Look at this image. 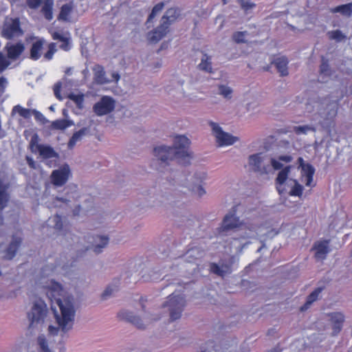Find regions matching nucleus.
I'll use <instances>...</instances> for the list:
<instances>
[{
  "label": "nucleus",
  "instance_id": "1",
  "mask_svg": "<svg viewBox=\"0 0 352 352\" xmlns=\"http://www.w3.org/2000/svg\"><path fill=\"white\" fill-rule=\"evenodd\" d=\"M61 292H63L62 286L58 283H54L52 287L47 292V295L51 301V309L58 324V327L49 326L48 331L51 335H56L59 328L63 332H66L73 325L75 310L72 300L69 297L62 300L59 297Z\"/></svg>",
  "mask_w": 352,
  "mask_h": 352
},
{
  "label": "nucleus",
  "instance_id": "2",
  "mask_svg": "<svg viewBox=\"0 0 352 352\" xmlns=\"http://www.w3.org/2000/svg\"><path fill=\"white\" fill-rule=\"evenodd\" d=\"M190 140L185 135H177L173 146H160L154 148L153 153L162 162L168 164L169 161L177 160L179 164H188L192 158L188 152Z\"/></svg>",
  "mask_w": 352,
  "mask_h": 352
},
{
  "label": "nucleus",
  "instance_id": "3",
  "mask_svg": "<svg viewBox=\"0 0 352 352\" xmlns=\"http://www.w3.org/2000/svg\"><path fill=\"white\" fill-rule=\"evenodd\" d=\"M179 14V10L177 8L168 9L162 18L161 24L148 33V41L151 43L160 41L168 33L170 25L178 18Z\"/></svg>",
  "mask_w": 352,
  "mask_h": 352
},
{
  "label": "nucleus",
  "instance_id": "4",
  "mask_svg": "<svg viewBox=\"0 0 352 352\" xmlns=\"http://www.w3.org/2000/svg\"><path fill=\"white\" fill-rule=\"evenodd\" d=\"M185 299L180 295L172 294L168 296V300L163 305L164 307H168L170 313V322H173L182 316L185 307Z\"/></svg>",
  "mask_w": 352,
  "mask_h": 352
},
{
  "label": "nucleus",
  "instance_id": "5",
  "mask_svg": "<svg viewBox=\"0 0 352 352\" xmlns=\"http://www.w3.org/2000/svg\"><path fill=\"white\" fill-rule=\"evenodd\" d=\"M23 34V30L21 27L19 18L7 19L3 24L1 30V36L6 39L12 40Z\"/></svg>",
  "mask_w": 352,
  "mask_h": 352
},
{
  "label": "nucleus",
  "instance_id": "6",
  "mask_svg": "<svg viewBox=\"0 0 352 352\" xmlns=\"http://www.w3.org/2000/svg\"><path fill=\"white\" fill-rule=\"evenodd\" d=\"M46 305L42 300L36 302L30 312L28 314V318L30 320V327H32L34 323L43 322L46 315Z\"/></svg>",
  "mask_w": 352,
  "mask_h": 352
},
{
  "label": "nucleus",
  "instance_id": "7",
  "mask_svg": "<svg viewBox=\"0 0 352 352\" xmlns=\"http://www.w3.org/2000/svg\"><path fill=\"white\" fill-rule=\"evenodd\" d=\"M209 124L212 126L213 133L217 139V142L219 146L232 145L238 140L236 137L224 132L217 123L210 121Z\"/></svg>",
  "mask_w": 352,
  "mask_h": 352
},
{
  "label": "nucleus",
  "instance_id": "8",
  "mask_svg": "<svg viewBox=\"0 0 352 352\" xmlns=\"http://www.w3.org/2000/svg\"><path fill=\"white\" fill-rule=\"evenodd\" d=\"M236 206H234L232 210L224 217L222 224L218 229L219 233L237 228L243 224L239 217L236 216Z\"/></svg>",
  "mask_w": 352,
  "mask_h": 352
},
{
  "label": "nucleus",
  "instance_id": "9",
  "mask_svg": "<svg viewBox=\"0 0 352 352\" xmlns=\"http://www.w3.org/2000/svg\"><path fill=\"white\" fill-rule=\"evenodd\" d=\"M115 109V100L110 96H102L100 101L96 102L93 110L99 116L107 115L112 112Z\"/></svg>",
  "mask_w": 352,
  "mask_h": 352
},
{
  "label": "nucleus",
  "instance_id": "10",
  "mask_svg": "<svg viewBox=\"0 0 352 352\" xmlns=\"http://www.w3.org/2000/svg\"><path fill=\"white\" fill-rule=\"evenodd\" d=\"M298 168L301 169L300 176L301 180L303 181V178L305 177V185L309 187H314L315 184H313L314 175L315 173L314 167L309 164L305 163L302 157H299L298 158Z\"/></svg>",
  "mask_w": 352,
  "mask_h": 352
},
{
  "label": "nucleus",
  "instance_id": "11",
  "mask_svg": "<svg viewBox=\"0 0 352 352\" xmlns=\"http://www.w3.org/2000/svg\"><path fill=\"white\" fill-rule=\"evenodd\" d=\"M69 173L70 170L67 166L53 170L50 177L52 183L56 186H63L67 182Z\"/></svg>",
  "mask_w": 352,
  "mask_h": 352
},
{
  "label": "nucleus",
  "instance_id": "12",
  "mask_svg": "<svg viewBox=\"0 0 352 352\" xmlns=\"http://www.w3.org/2000/svg\"><path fill=\"white\" fill-rule=\"evenodd\" d=\"M329 240L317 241L314 243L312 250H315V258L318 260L326 258L330 251L329 245Z\"/></svg>",
  "mask_w": 352,
  "mask_h": 352
},
{
  "label": "nucleus",
  "instance_id": "13",
  "mask_svg": "<svg viewBox=\"0 0 352 352\" xmlns=\"http://www.w3.org/2000/svg\"><path fill=\"white\" fill-rule=\"evenodd\" d=\"M118 318L120 320L131 322L138 329H144V326L141 318L134 316L131 312L127 311H121L118 314Z\"/></svg>",
  "mask_w": 352,
  "mask_h": 352
},
{
  "label": "nucleus",
  "instance_id": "14",
  "mask_svg": "<svg viewBox=\"0 0 352 352\" xmlns=\"http://www.w3.org/2000/svg\"><path fill=\"white\" fill-rule=\"evenodd\" d=\"M5 49L7 52L8 58L11 60H16L23 52L25 47L21 43L16 44L7 43Z\"/></svg>",
  "mask_w": 352,
  "mask_h": 352
},
{
  "label": "nucleus",
  "instance_id": "15",
  "mask_svg": "<svg viewBox=\"0 0 352 352\" xmlns=\"http://www.w3.org/2000/svg\"><path fill=\"white\" fill-rule=\"evenodd\" d=\"M45 41L43 38H36L32 43L30 50V58L32 60H37L41 57L42 50Z\"/></svg>",
  "mask_w": 352,
  "mask_h": 352
},
{
  "label": "nucleus",
  "instance_id": "16",
  "mask_svg": "<svg viewBox=\"0 0 352 352\" xmlns=\"http://www.w3.org/2000/svg\"><path fill=\"white\" fill-rule=\"evenodd\" d=\"M291 168V166H287L283 168L278 174V176L276 179V190L279 195H282L285 191V188L283 187V185L288 178V175L290 172Z\"/></svg>",
  "mask_w": 352,
  "mask_h": 352
},
{
  "label": "nucleus",
  "instance_id": "17",
  "mask_svg": "<svg viewBox=\"0 0 352 352\" xmlns=\"http://www.w3.org/2000/svg\"><path fill=\"white\" fill-rule=\"evenodd\" d=\"M331 321L333 324V334L337 335L342 330V324L344 321V316L340 312H334L329 314Z\"/></svg>",
  "mask_w": 352,
  "mask_h": 352
},
{
  "label": "nucleus",
  "instance_id": "18",
  "mask_svg": "<svg viewBox=\"0 0 352 352\" xmlns=\"http://www.w3.org/2000/svg\"><path fill=\"white\" fill-rule=\"evenodd\" d=\"M53 40H58L61 43L59 48L63 51L68 52L72 48L71 38L69 36H65L58 32H53L51 33Z\"/></svg>",
  "mask_w": 352,
  "mask_h": 352
},
{
  "label": "nucleus",
  "instance_id": "19",
  "mask_svg": "<svg viewBox=\"0 0 352 352\" xmlns=\"http://www.w3.org/2000/svg\"><path fill=\"white\" fill-rule=\"evenodd\" d=\"M21 243V239L20 237L13 236L12 242L6 250L5 258L11 260L15 256L18 248Z\"/></svg>",
  "mask_w": 352,
  "mask_h": 352
},
{
  "label": "nucleus",
  "instance_id": "20",
  "mask_svg": "<svg viewBox=\"0 0 352 352\" xmlns=\"http://www.w3.org/2000/svg\"><path fill=\"white\" fill-rule=\"evenodd\" d=\"M274 64L278 72L280 73L281 76H285L288 75V59L285 56L278 57L274 59L272 62Z\"/></svg>",
  "mask_w": 352,
  "mask_h": 352
},
{
  "label": "nucleus",
  "instance_id": "21",
  "mask_svg": "<svg viewBox=\"0 0 352 352\" xmlns=\"http://www.w3.org/2000/svg\"><path fill=\"white\" fill-rule=\"evenodd\" d=\"M13 111H16L21 117L25 119L30 118L32 114L35 116L36 118H39L40 117H43V114L39 111L35 109H30L22 107L20 105L14 106L13 108Z\"/></svg>",
  "mask_w": 352,
  "mask_h": 352
},
{
  "label": "nucleus",
  "instance_id": "22",
  "mask_svg": "<svg viewBox=\"0 0 352 352\" xmlns=\"http://www.w3.org/2000/svg\"><path fill=\"white\" fill-rule=\"evenodd\" d=\"M73 10L74 6L72 2L63 4L60 8V10L58 16V19L65 22L69 21L70 16L73 12Z\"/></svg>",
  "mask_w": 352,
  "mask_h": 352
},
{
  "label": "nucleus",
  "instance_id": "23",
  "mask_svg": "<svg viewBox=\"0 0 352 352\" xmlns=\"http://www.w3.org/2000/svg\"><path fill=\"white\" fill-rule=\"evenodd\" d=\"M323 290V287H317L316 288L307 298L305 303L300 307V310L301 311H305L307 309L309 308L311 305L315 302L318 298L322 291Z\"/></svg>",
  "mask_w": 352,
  "mask_h": 352
},
{
  "label": "nucleus",
  "instance_id": "24",
  "mask_svg": "<svg viewBox=\"0 0 352 352\" xmlns=\"http://www.w3.org/2000/svg\"><path fill=\"white\" fill-rule=\"evenodd\" d=\"M8 185L3 184L1 178H0V210L2 211L7 206L9 201V195L7 192Z\"/></svg>",
  "mask_w": 352,
  "mask_h": 352
},
{
  "label": "nucleus",
  "instance_id": "25",
  "mask_svg": "<svg viewBox=\"0 0 352 352\" xmlns=\"http://www.w3.org/2000/svg\"><path fill=\"white\" fill-rule=\"evenodd\" d=\"M88 132L89 129L87 127H83L80 129L79 131L74 133L68 142L69 148H73L76 144V143L78 141H80L82 137L87 134Z\"/></svg>",
  "mask_w": 352,
  "mask_h": 352
},
{
  "label": "nucleus",
  "instance_id": "26",
  "mask_svg": "<svg viewBox=\"0 0 352 352\" xmlns=\"http://www.w3.org/2000/svg\"><path fill=\"white\" fill-rule=\"evenodd\" d=\"M94 80L96 82L100 85L107 84L109 82L105 77V72L104 67L101 65H97L94 68Z\"/></svg>",
  "mask_w": 352,
  "mask_h": 352
},
{
  "label": "nucleus",
  "instance_id": "27",
  "mask_svg": "<svg viewBox=\"0 0 352 352\" xmlns=\"http://www.w3.org/2000/svg\"><path fill=\"white\" fill-rule=\"evenodd\" d=\"M331 12H339L344 16L350 17L352 15V3L336 6L331 9Z\"/></svg>",
  "mask_w": 352,
  "mask_h": 352
},
{
  "label": "nucleus",
  "instance_id": "28",
  "mask_svg": "<svg viewBox=\"0 0 352 352\" xmlns=\"http://www.w3.org/2000/svg\"><path fill=\"white\" fill-rule=\"evenodd\" d=\"M43 3V6L41 8V12L47 20L50 21L53 18L54 1L45 0Z\"/></svg>",
  "mask_w": 352,
  "mask_h": 352
},
{
  "label": "nucleus",
  "instance_id": "29",
  "mask_svg": "<svg viewBox=\"0 0 352 352\" xmlns=\"http://www.w3.org/2000/svg\"><path fill=\"white\" fill-rule=\"evenodd\" d=\"M292 160L293 157L289 155H280L278 157V160L272 158L271 160V164L275 170H280L283 166L280 162L289 163L292 161Z\"/></svg>",
  "mask_w": 352,
  "mask_h": 352
},
{
  "label": "nucleus",
  "instance_id": "30",
  "mask_svg": "<svg viewBox=\"0 0 352 352\" xmlns=\"http://www.w3.org/2000/svg\"><path fill=\"white\" fill-rule=\"evenodd\" d=\"M38 152L40 155L43 158L49 159L56 155V152L50 146L47 145H38L37 146Z\"/></svg>",
  "mask_w": 352,
  "mask_h": 352
},
{
  "label": "nucleus",
  "instance_id": "31",
  "mask_svg": "<svg viewBox=\"0 0 352 352\" xmlns=\"http://www.w3.org/2000/svg\"><path fill=\"white\" fill-rule=\"evenodd\" d=\"M262 157L261 153H256L249 157V165L254 171L261 170Z\"/></svg>",
  "mask_w": 352,
  "mask_h": 352
},
{
  "label": "nucleus",
  "instance_id": "32",
  "mask_svg": "<svg viewBox=\"0 0 352 352\" xmlns=\"http://www.w3.org/2000/svg\"><path fill=\"white\" fill-rule=\"evenodd\" d=\"M93 239L96 243L98 241L100 242L98 244H96L94 248V251L97 254L101 252L102 249L104 248L109 242V238L105 236L97 235L95 237H93Z\"/></svg>",
  "mask_w": 352,
  "mask_h": 352
},
{
  "label": "nucleus",
  "instance_id": "33",
  "mask_svg": "<svg viewBox=\"0 0 352 352\" xmlns=\"http://www.w3.org/2000/svg\"><path fill=\"white\" fill-rule=\"evenodd\" d=\"M72 125H74V122L66 119H58L52 123V128L57 130H65Z\"/></svg>",
  "mask_w": 352,
  "mask_h": 352
},
{
  "label": "nucleus",
  "instance_id": "34",
  "mask_svg": "<svg viewBox=\"0 0 352 352\" xmlns=\"http://www.w3.org/2000/svg\"><path fill=\"white\" fill-rule=\"evenodd\" d=\"M198 68L200 70L211 73L212 70V63L210 60V57L208 56L206 54H204L203 57L201 58V63L198 65Z\"/></svg>",
  "mask_w": 352,
  "mask_h": 352
},
{
  "label": "nucleus",
  "instance_id": "35",
  "mask_svg": "<svg viewBox=\"0 0 352 352\" xmlns=\"http://www.w3.org/2000/svg\"><path fill=\"white\" fill-rule=\"evenodd\" d=\"M294 182V186L292 188L289 194L291 196L299 197L302 195L303 186L300 185L296 179H292Z\"/></svg>",
  "mask_w": 352,
  "mask_h": 352
},
{
  "label": "nucleus",
  "instance_id": "36",
  "mask_svg": "<svg viewBox=\"0 0 352 352\" xmlns=\"http://www.w3.org/2000/svg\"><path fill=\"white\" fill-rule=\"evenodd\" d=\"M327 35L330 40H335L337 42L342 41L346 38L340 30L329 31L327 32Z\"/></svg>",
  "mask_w": 352,
  "mask_h": 352
},
{
  "label": "nucleus",
  "instance_id": "37",
  "mask_svg": "<svg viewBox=\"0 0 352 352\" xmlns=\"http://www.w3.org/2000/svg\"><path fill=\"white\" fill-rule=\"evenodd\" d=\"M69 99L72 100L76 105V107L79 109H82L83 107L84 98L85 95L83 94H70L68 96Z\"/></svg>",
  "mask_w": 352,
  "mask_h": 352
},
{
  "label": "nucleus",
  "instance_id": "38",
  "mask_svg": "<svg viewBox=\"0 0 352 352\" xmlns=\"http://www.w3.org/2000/svg\"><path fill=\"white\" fill-rule=\"evenodd\" d=\"M164 7V2H160V3H157L152 9L151 12L148 17L146 24H148V23H151L153 21V19L155 18V15L158 12H160L163 10Z\"/></svg>",
  "mask_w": 352,
  "mask_h": 352
},
{
  "label": "nucleus",
  "instance_id": "39",
  "mask_svg": "<svg viewBox=\"0 0 352 352\" xmlns=\"http://www.w3.org/2000/svg\"><path fill=\"white\" fill-rule=\"evenodd\" d=\"M47 51L44 54V58L50 60L53 58L54 54L56 52V44L55 43H50L47 45Z\"/></svg>",
  "mask_w": 352,
  "mask_h": 352
},
{
  "label": "nucleus",
  "instance_id": "40",
  "mask_svg": "<svg viewBox=\"0 0 352 352\" xmlns=\"http://www.w3.org/2000/svg\"><path fill=\"white\" fill-rule=\"evenodd\" d=\"M320 73L324 75H330V67L329 61L324 56H322L321 64L320 66Z\"/></svg>",
  "mask_w": 352,
  "mask_h": 352
},
{
  "label": "nucleus",
  "instance_id": "41",
  "mask_svg": "<svg viewBox=\"0 0 352 352\" xmlns=\"http://www.w3.org/2000/svg\"><path fill=\"white\" fill-rule=\"evenodd\" d=\"M247 32H235L232 34V39L236 43H244L246 42L245 37L247 34Z\"/></svg>",
  "mask_w": 352,
  "mask_h": 352
},
{
  "label": "nucleus",
  "instance_id": "42",
  "mask_svg": "<svg viewBox=\"0 0 352 352\" xmlns=\"http://www.w3.org/2000/svg\"><path fill=\"white\" fill-rule=\"evenodd\" d=\"M38 344L42 351V352H51L48 347L47 340L44 336H39L38 338Z\"/></svg>",
  "mask_w": 352,
  "mask_h": 352
},
{
  "label": "nucleus",
  "instance_id": "43",
  "mask_svg": "<svg viewBox=\"0 0 352 352\" xmlns=\"http://www.w3.org/2000/svg\"><path fill=\"white\" fill-rule=\"evenodd\" d=\"M309 131H314V129L309 125L294 126V131L297 134H307Z\"/></svg>",
  "mask_w": 352,
  "mask_h": 352
},
{
  "label": "nucleus",
  "instance_id": "44",
  "mask_svg": "<svg viewBox=\"0 0 352 352\" xmlns=\"http://www.w3.org/2000/svg\"><path fill=\"white\" fill-rule=\"evenodd\" d=\"M241 8L245 12L256 7V4L250 0H239Z\"/></svg>",
  "mask_w": 352,
  "mask_h": 352
},
{
  "label": "nucleus",
  "instance_id": "45",
  "mask_svg": "<svg viewBox=\"0 0 352 352\" xmlns=\"http://www.w3.org/2000/svg\"><path fill=\"white\" fill-rule=\"evenodd\" d=\"M219 90L221 95L226 98H230L232 93V90L230 87L226 85H219Z\"/></svg>",
  "mask_w": 352,
  "mask_h": 352
},
{
  "label": "nucleus",
  "instance_id": "46",
  "mask_svg": "<svg viewBox=\"0 0 352 352\" xmlns=\"http://www.w3.org/2000/svg\"><path fill=\"white\" fill-rule=\"evenodd\" d=\"M10 65V61L3 53L0 52V73L3 72Z\"/></svg>",
  "mask_w": 352,
  "mask_h": 352
},
{
  "label": "nucleus",
  "instance_id": "47",
  "mask_svg": "<svg viewBox=\"0 0 352 352\" xmlns=\"http://www.w3.org/2000/svg\"><path fill=\"white\" fill-rule=\"evenodd\" d=\"M210 270L212 272H213L215 274H217L219 276H224L226 272L223 271L221 267L217 265V263H212L210 265Z\"/></svg>",
  "mask_w": 352,
  "mask_h": 352
},
{
  "label": "nucleus",
  "instance_id": "48",
  "mask_svg": "<svg viewBox=\"0 0 352 352\" xmlns=\"http://www.w3.org/2000/svg\"><path fill=\"white\" fill-rule=\"evenodd\" d=\"M45 0H26L28 6L31 9H37Z\"/></svg>",
  "mask_w": 352,
  "mask_h": 352
},
{
  "label": "nucleus",
  "instance_id": "49",
  "mask_svg": "<svg viewBox=\"0 0 352 352\" xmlns=\"http://www.w3.org/2000/svg\"><path fill=\"white\" fill-rule=\"evenodd\" d=\"M40 145L38 144V136L36 135L32 137L30 142V148L33 153L38 152L37 146Z\"/></svg>",
  "mask_w": 352,
  "mask_h": 352
},
{
  "label": "nucleus",
  "instance_id": "50",
  "mask_svg": "<svg viewBox=\"0 0 352 352\" xmlns=\"http://www.w3.org/2000/svg\"><path fill=\"white\" fill-rule=\"evenodd\" d=\"M54 221L55 222L54 228L58 230H61L63 229V221L61 216L56 214L54 217Z\"/></svg>",
  "mask_w": 352,
  "mask_h": 352
},
{
  "label": "nucleus",
  "instance_id": "51",
  "mask_svg": "<svg viewBox=\"0 0 352 352\" xmlns=\"http://www.w3.org/2000/svg\"><path fill=\"white\" fill-rule=\"evenodd\" d=\"M113 291V289L111 288V287L108 286L101 295L102 299L105 300L107 297L111 295Z\"/></svg>",
  "mask_w": 352,
  "mask_h": 352
},
{
  "label": "nucleus",
  "instance_id": "52",
  "mask_svg": "<svg viewBox=\"0 0 352 352\" xmlns=\"http://www.w3.org/2000/svg\"><path fill=\"white\" fill-rule=\"evenodd\" d=\"M7 83L6 79L4 77H0V96L3 94Z\"/></svg>",
  "mask_w": 352,
  "mask_h": 352
},
{
  "label": "nucleus",
  "instance_id": "53",
  "mask_svg": "<svg viewBox=\"0 0 352 352\" xmlns=\"http://www.w3.org/2000/svg\"><path fill=\"white\" fill-rule=\"evenodd\" d=\"M26 161H27V163L28 164V166L32 168V169H36V164L35 162V161L31 157H29V156H26Z\"/></svg>",
  "mask_w": 352,
  "mask_h": 352
},
{
  "label": "nucleus",
  "instance_id": "54",
  "mask_svg": "<svg viewBox=\"0 0 352 352\" xmlns=\"http://www.w3.org/2000/svg\"><path fill=\"white\" fill-rule=\"evenodd\" d=\"M197 190H198V195H199V197H201V196H202L203 195H204L206 193L205 190L203 188V187L201 186H199L197 188Z\"/></svg>",
  "mask_w": 352,
  "mask_h": 352
},
{
  "label": "nucleus",
  "instance_id": "55",
  "mask_svg": "<svg viewBox=\"0 0 352 352\" xmlns=\"http://www.w3.org/2000/svg\"><path fill=\"white\" fill-rule=\"evenodd\" d=\"M195 177L197 180H200V182H201L206 178V173H202L200 175H199V176L196 175Z\"/></svg>",
  "mask_w": 352,
  "mask_h": 352
},
{
  "label": "nucleus",
  "instance_id": "56",
  "mask_svg": "<svg viewBox=\"0 0 352 352\" xmlns=\"http://www.w3.org/2000/svg\"><path fill=\"white\" fill-rule=\"evenodd\" d=\"M113 78H114L115 81L118 82L120 79V75L117 73L113 74Z\"/></svg>",
  "mask_w": 352,
  "mask_h": 352
},
{
  "label": "nucleus",
  "instance_id": "57",
  "mask_svg": "<svg viewBox=\"0 0 352 352\" xmlns=\"http://www.w3.org/2000/svg\"><path fill=\"white\" fill-rule=\"evenodd\" d=\"M54 94L56 95V96L58 98H60V94H59V91H58V89H54Z\"/></svg>",
  "mask_w": 352,
  "mask_h": 352
},
{
  "label": "nucleus",
  "instance_id": "58",
  "mask_svg": "<svg viewBox=\"0 0 352 352\" xmlns=\"http://www.w3.org/2000/svg\"><path fill=\"white\" fill-rule=\"evenodd\" d=\"M146 299H144L143 297H141L140 298V303L142 305V309H144V302L146 301Z\"/></svg>",
  "mask_w": 352,
  "mask_h": 352
},
{
  "label": "nucleus",
  "instance_id": "59",
  "mask_svg": "<svg viewBox=\"0 0 352 352\" xmlns=\"http://www.w3.org/2000/svg\"><path fill=\"white\" fill-rule=\"evenodd\" d=\"M268 352H281V349H274Z\"/></svg>",
  "mask_w": 352,
  "mask_h": 352
},
{
  "label": "nucleus",
  "instance_id": "60",
  "mask_svg": "<svg viewBox=\"0 0 352 352\" xmlns=\"http://www.w3.org/2000/svg\"><path fill=\"white\" fill-rule=\"evenodd\" d=\"M60 349V352H65V347H64V346H63V345H61V346H60V349Z\"/></svg>",
  "mask_w": 352,
  "mask_h": 352
},
{
  "label": "nucleus",
  "instance_id": "61",
  "mask_svg": "<svg viewBox=\"0 0 352 352\" xmlns=\"http://www.w3.org/2000/svg\"><path fill=\"white\" fill-rule=\"evenodd\" d=\"M94 243L95 242L93 241L91 246L87 248V250H89V248H92L94 250V245H96V244H94Z\"/></svg>",
  "mask_w": 352,
  "mask_h": 352
},
{
  "label": "nucleus",
  "instance_id": "62",
  "mask_svg": "<svg viewBox=\"0 0 352 352\" xmlns=\"http://www.w3.org/2000/svg\"><path fill=\"white\" fill-rule=\"evenodd\" d=\"M229 0H221L222 3L223 5H226L227 4V3L228 2Z\"/></svg>",
  "mask_w": 352,
  "mask_h": 352
},
{
  "label": "nucleus",
  "instance_id": "63",
  "mask_svg": "<svg viewBox=\"0 0 352 352\" xmlns=\"http://www.w3.org/2000/svg\"><path fill=\"white\" fill-rule=\"evenodd\" d=\"M336 113H337V110L336 109V110L334 111V112H333V116H335L336 115Z\"/></svg>",
  "mask_w": 352,
  "mask_h": 352
},
{
  "label": "nucleus",
  "instance_id": "64",
  "mask_svg": "<svg viewBox=\"0 0 352 352\" xmlns=\"http://www.w3.org/2000/svg\"><path fill=\"white\" fill-rule=\"evenodd\" d=\"M0 220H1V223H2L3 218L1 217H0Z\"/></svg>",
  "mask_w": 352,
  "mask_h": 352
}]
</instances>
